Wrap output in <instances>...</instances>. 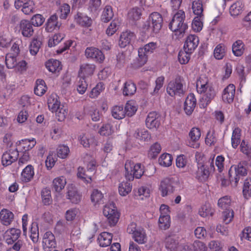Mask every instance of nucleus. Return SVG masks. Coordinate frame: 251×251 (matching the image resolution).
I'll list each match as a JSON object with an SVG mask.
<instances>
[{"mask_svg":"<svg viewBox=\"0 0 251 251\" xmlns=\"http://www.w3.org/2000/svg\"><path fill=\"white\" fill-rule=\"evenodd\" d=\"M197 89L198 93L203 94L201 102V107H206L214 98L216 92L213 87L208 83L206 78L200 77L197 82Z\"/></svg>","mask_w":251,"mask_h":251,"instance_id":"obj_1","label":"nucleus"},{"mask_svg":"<svg viewBox=\"0 0 251 251\" xmlns=\"http://www.w3.org/2000/svg\"><path fill=\"white\" fill-rule=\"evenodd\" d=\"M169 28L178 36H183L188 28V25L185 22V14L182 10H178L176 13L169 25Z\"/></svg>","mask_w":251,"mask_h":251,"instance_id":"obj_2","label":"nucleus"},{"mask_svg":"<svg viewBox=\"0 0 251 251\" xmlns=\"http://www.w3.org/2000/svg\"><path fill=\"white\" fill-rule=\"evenodd\" d=\"M163 21V18L160 13L153 12L144 23L142 28L145 32L158 33L162 28Z\"/></svg>","mask_w":251,"mask_h":251,"instance_id":"obj_3","label":"nucleus"},{"mask_svg":"<svg viewBox=\"0 0 251 251\" xmlns=\"http://www.w3.org/2000/svg\"><path fill=\"white\" fill-rule=\"evenodd\" d=\"M56 95H51L48 100L49 108L55 112L58 121H63L68 114L67 108L64 105H61L60 102L57 100Z\"/></svg>","mask_w":251,"mask_h":251,"instance_id":"obj_4","label":"nucleus"},{"mask_svg":"<svg viewBox=\"0 0 251 251\" xmlns=\"http://www.w3.org/2000/svg\"><path fill=\"white\" fill-rule=\"evenodd\" d=\"M247 165L246 161L240 162L237 165L232 166L229 170V179L231 183L234 182V187L237 186L241 177L247 175Z\"/></svg>","mask_w":251,"mask_h":251,"instance_id":"obj_5","label":"nucleus"},{"mask_svg":"<svg viewBox=\"0 0 251 251\" xmlns=\"http://www.w3.org/2000/svg\"><path fill=\"white\" fill-rule=\"evenodd\" d=\"M125 168L126 171L125 176L129 181L133 180L134 177L140 178L144 174L140 163L135 164L133 162L127 160L125 163Z\"/></svg>","mask_w":251,"mask_h":251,"instance_id":"obj_6","label":"nucleus"},{"mask_svg":"<svg viewBox=\"0 0 251 251\" xmlns=\"http://www.w3.org/2000/svg\"><path fill=\"white\" fill-rule=\"evenodd\" d=\"M103 214L111 226L117 224L120 218V213L113 202L107 204L104 206Z\"/></svg>","mask_w":251,"mask_h":251,"instance_id":"obj_7","label":"nucleus"},{"mask_svg":"<svg viewBox=\"0 0 251 251\" xmlns=\"http://www.w3.org/2000/svg\"><path fill=\"white\" fill-rule=\"evenodd\" d=\"M178 182L173 177H166L160 182L159 190L164 197L174 192Z\"/></svg>","mask_w":251,"mask_h":251,"instance_id":"obj_8","label":"nucleus"},{"mask_svg":"<svg viewBox=\"0 0 251 251\" xmlns=\"http://www.w3.org/2000/svg\"><path fill=\"white\" fill-rule=\"evenodd\" d=\"M182 80V77L180 76H177L175 80L171 81L168 83L167 87V92L170 96H180L184 94V91L183 89Z\"/></svg>","mask_w":251,"mask_h":251,"instance_id":"obj_9","label":"nucleus"},{"mask_svg":"<svg viewBox=\"0 0 251 251\" xmlns=\"http://www.w3.org/2000/svg\"><path fill=\"white\" fill-rule=\"evenodd\" d=\"M85 55L87 58H90L100 63L104 59V56L101 51L95 47L87 48L85 51Z\"/></svg>","mask_w":251,"mask_h":251,"instance_id":"obj_10","label":"nucleus"},{"mask_svg":"<svg viewBox=\"0 0 251 251\" xmlns=\"http://www.w3.org/2000/svg\"><path fill=\"white\" fill-rule=\"evenodd\" d=\"M19 156V151L17 149L9 150L4 152L1 157V163L3 166L11 165L16 161Z\"/></svg>","mask_w":251,"mask_h":251,"instance_id":"obj_11","label":"nucleus"},{"mask_svg":"<svg viewBox=\"0 0 251 251\" xmlns=\"http://www.w3.org/2000/svg\"><path fill=\"white\" fill-rule=\"evenodd\" d=\"M160 125V116L155 111L150 112L146 120V125L148 128L157 129Z\"/></svg>","mask_w":251,"mask_h":251,"instance_id":"obj_12","label":"nucleus"},{"mask_svg":"<svg viewBox=\"0 0 251 251\" xmlns=\"http://www.w3.org/2000/svg\"><path fill=\"white\" fill-rule=\"evenodd\" d=\"M42 244L45 251H49L50 249H54L56 246L55 236L51 231H47L43 238Z\"/></svg>","mask_w":251,"mask_h":251,"instance_id":"obj_13","label":"nucleus"},{"mask_svg":"<svg viewBox=\"0 0 251 251\" xmlns=\"http://www.w3.org/2000/svg\"><path fill=\"white\" fill-rule=\"evenodd\" d=\"M32 24L28 20H22L19 24L20 30L22 34L25 37H30L34 34Z\"/></svg>","mask_w":251,"mask_h":251,"instance_id":"obj_14","label":"nucleus"},{"mask_svg":"<svg viewBox=\"0 0 251 251\" xmlns=\"http://www.w3.org/2000/svg\"><path fill=\"white\" fill-rule=\"evenodd\" d=\"M199 43V37L195 35H189L186 38L184 45V49L189 52H193Z\"/></svg>","mask_w":251,"mask_h":251,"instance_id":"obj_15","label":"nucleus"},{"mask_svg":"<svg viewBox=\"0 0 251 251\" xmlns=\"http://www.w3.org/2000/svg\"><path fill=\"white\" fill-rule=\"evenodd\" d=\"M196 105V99L193 94H190L187 97L184 103V110L187 115L193 113Z\"/></svg>","mask_w":251,"mask_h":251,"instance_id":"obj_16","label":"nucleus"},{"mask_svg":"<svg viewBox=\"0 0 251 251\" xmlns=\"http://www.w3.org/2000/svg\"><path fill=\"white\" fill-rule=\"evenodd\" d=\"M235 87L232 84H229L224 90L222 94V99L225 102L231 103L234 98Z\"/></svg>","mask_w":251,"mask_h":251,"instance_id":"obj_17","label":"nucleus"},{"mask_svg":"<svg viewBox=\"0 0 251 251\" xmlns=\"http://www.w3.org/2000/svg\"><path fill=\"white\" fill-rule=\"evenodd\" d=\"M14 214L9 210L3 208L0 211V221L2 224L5 226H9L13 221Z\"/></svg>","mask_w":251,"mask_h":251,"instance_id":"obj_18","label":"nucleus"},{"mask_svg":"<svg viewBox=\"0 0 251 251\" xmlns=\"http://www.w3.org/2000/svg\"><path fill=\"white\" fill-rule=\"evenodd\" d=\"M34 168L31 165H27L22 171L21 179L24 182H28L31 181L34 176Z\"/></svg>","mask_w":251,"mask_h":251,"instance_id":"obj_19","label":"nucleus"},{"mask_svg":"<svg viewBox=\"0 0 251 251\" xmlns=\"http://www.w3.org/2000/svg\"><path fill=\"white\" fill-rule=\"evenodd\" d=\"M67 198L70 201L75 204H77L80 201L81 195L78 193L76 188L73 185L69 186L67 194Z\"/></svg>","mask_w":251,"mask_h":251,"instance_id":"obj_20","label":"nucleus"},{"mask_svg":"<svg viewBox=\"0 0 251 251\" xmlns=\"http://www.w3.org/2000/svg\"><path fill=\"white\" fill-rule=\"evenodd\" d=\"M134 34L130 31H126L123 32L120 37L119 42V46L122 48L126 47L130 43L132 40L134 38Z\"/></svg>","mask_w":251,"mask_h":251,"instance_id":"obj_21","label":"nucleus"},{"mask_svg":"<svg viewBox=\"0 0 251 251\" xmlns=\"http://www.w3.org/2000/svg\"><path fill=\"white\" fill-rule=\"evenodd\" d=\"M112 238L113 236L111 233L103 232L99 236L98 241L100 247H106L111 244Z\"/></svg>","mask_w":251,"mask_h":251,"instance_id":"obj_22","label":"nucleus"},{"mask_svg":"<svg viewBox=\"0 0 251 251\" xmlns=\"http://www.w3.org/2000/svg\"><path fill=\"white\" fill-rule=\"evenodd\" d=\"M48 70L52 73H58L62 70L61 62L57 60L50 59L46 63Z\"/></svg>","mask_w":251,"mask_h":251,"instance_id":"obj_23","label":"nucleus"},{"mask_svg":"<svg viewBox=\"0 0 251 251\" xmlns=\"http://www.w3.org/2000/svg\"><path fill=\"white\" fill-rule=\"evenodd\" d=\"M141 9L138 7L132 8L128 13L127 19L131 24H135L141 18Z\"/></svg>","mask_w":251,"mask_h":251,"instance_id":"obj_24","label":"nucleus"},{"mask_svg":"<svg viewBox=\"0 0 251 251\" xmlns=\"http://www.w3.org/2000/svg\"><path fill=\"white\" fill-rule=\"evenodd\" d=\"M95 66L93 64L84 63L80 67L79 75L80 77H84L92 75L95 70Z\"/></svg>","mask_w":251,"mask_h":251,"instance_id":"obj_25","label":"nucleus"},{"mask_svg":"<svg viewBox=\"0 0 251 251\" xmlns=\"http://www.w3.org/2000/svg\"><path fill=\"white\" fill-rule=\"evenodd\" d=\"M60 24L57 22V17L56 14L51 16L48 20L46 24V30L48 32H51L56 28H59Z\"/></svg>","mask_w":251,"mask_h":251,"instance_id":"obj_26","label":"nucleus"},{"mask_svg":"<svg viewBox=\"0 0 251 251\" xmlns=\"http://www.w3.org/2000/svg\"><path fill=\"white\" fill-rule=\"evenodd\" d=\"M132 238L139 244H144L147 242V237L145 230L142 228L139 229L132 235Z\"/></svg>","mask_w":251,"mask_h":251,"instance_id":"obj_27","label":"nucleus"},{"mask_svg":"<svg viewBox=\"0 0 251 251\" xmlns=\"http://www.w3.org/2000/svg\"><path fill=\"white\" fill-rule=\"evenodd\" d=\"M126 113L122 105H115L111 108V115L115 119L121 120L124 118Z\"/></svg>","mask_w":251,"mask_h":251,"instance_id":"obj_28","label":"nucleus"},{"mask_svg":"<svg viewBox=\"0 0 251 251\" xmlns=\"http://www.w3.org/2000/svg\"><path fill=\"white\" fill-rule=\"evenodd\" d=\"M36 142L34 138L31 139H25L20 141L19 146L21 147L24 152L32 149L36 145Z\"/></svg>","mask_w":251,"mask_h":251,"instance_id":"obj_29","label":"nucleus"},{"mask_svg":"<svg viewBox=\"0 0 251 251\" xmlns=\"http://www.w3.org/2000/svg\"><path fill=\"white\" fill-rule=\"evenodd\" d=\"M244 5L240 1H236L232 4L229 8V13L232 16L236 17L241 14L243 11Z\"/></svg>","mask_w":251,"mask_h":251,"instance_id":"obj_30","label":"nucleus"},{"mask_svg":"<svg viewBox=\"0 0 251 251\" xmlns=\"http://www.w3.org/2000/svg\"><path fill=\"white\" fill-rule=\"evenodd\" d=\"M114 16L112 8L110 5H106L104 8L101 15V20L104 23H108Z\"/></svg>","mask_w":251,"mask_h":251,"instance_id":"obj_31","label":"nucleus"},{"mask_svg":"<svg viewBox=\"0 0 251 251\" xmlns=\"http://www.w3.org/2000/svg\"><path fill=\"white\" fill-rule=\"evenodd\" d=\"M136 91V85L131 81L125 82L123 88V94L125 96H131L134 94Z\"/></svg>","mask_w":251,"mask_h":251,"instance_id":"obj_32","label":"nucleus"},{"mask_svg":"<svg viewBox=\"0 0 251 251\" xmlns=\"http://www.w3.org/2000/svg\"><path fill=\"white\" fill-rule=\"evenodd\" d=\"M47 89L44 80L38 79L36 80V86L34 88V93L35 95L42 96L45 94Z\"/></svg>","mask_w":251,"mask_h":251,"instance_id":"obj_33","label":"nucleus"},{"mask_svg":"<svg viewBox=\"0 0 251 251\" xmlns=\"http://www.w3.org/2000/svg\"><path fill=\"white\" fill-rule=\"evenodd\" d=\"M209 175V171L204 165L198 167L196 173V177L201 181H205Z\"/></svg>","mask_w":251,"mask_h":251,"instance_id":"obj_34","label":"nucleus"},{"mask_svg":"<svg viewBox=\"0 0 251 251\" xmlns=\"http://www.w3.org/2000/svg\"><path fill=\"white\" fill-rule=\"evenodd\" d=\"M66 184V179L63 176L54 178L52 181V188L56 191L60 192Z\"/></svg>","mask_w":251,"mask_h":251,"instance_id":"obj_35","label":"nucleus"},{"mask_svg":"<svg viewBox=\"0 0 251 251\" xmlns=\"http://www.w3.org/2000/svg\"><path fill=\"white\" fill-rule=\"evenodd\" d=\"M75 20L77 24L82 26H89L92 23V20L90 18L79 13H77Z\"/></svg>","mask_w":251,"mask_h":251,"instance_id":"obj_36","label":"nucleus"},{"mask_svg":"<svg viewBox=\"0 0 251 251\" xmlns=\"http://www.w3.org/2000/svg\"><path fill=\"white\" fill-rule=\"evenodd\" d=\"M159 228L166 230L170 226V217L168 215H160L158 220Z\"/></svg>","mask_w":251,"mask_h":251,"instance_id":"obj_37","label":"nucleus"},{"mask_svg":"<svg viewBox=\"0 0 251 251\" xmlns=\"http://www.w3.org/2000/svg\"><path fill=\"white\" fill-rule=\"evenodd\" d=\"M79 140L81 144L84 148H89L90 145L96 144V140L94 137L83 134L79 136Z\"/></svg>","mask_w":251,"mask_h":251,"instance_id":"obj_38","label":"nucleus"},{"mask_svg":"<svg viewBox=\"0 0 251 251\" xmlns=\"http://www.w3.org/2000/svg\"><path fill=\"white\" fill-rule=\"evenodd\" d=\"M89 174H90L89 172H87V170H85L83 167H78L77 176L86 183H90L92 181V177L93 176H88Z\"/></svg>","mask_w":251,"mask_h":251,"instance_id":"obj_39","label":"nucleus"},{"mask_svg":"<svg viewBox=\"0 0 251 251\" xmlns=\"http://www.w3.org/2000/svg\"><path fill=\"white\" fill-rule=\"evenodd\" d=\"M241 129L238 128H235L233 132L231 137V145L232 147L236 149L239 145L241 142Z\"/></svg>","mask_w":251,"mask_h":251,"instance_id":"obj_40","label":"nucleus"},{"mask_svg":"<svg viewBox=\"0 0 251 251\" xmlns=\"http://www.w3.org/2000/svg\"><path fill=\"white\" fill-rule=\"evenodd\" d=\"M148 60V55L143 53L142 50H138V57L134 63L135 68H140L144 65Z\"/></svg>","mask_w":251,"mask_h":251,"instance_id":"obj_41","label":"nucleus"},{"mask_svg":"<svg viewBox=\"0 0 251 251\" xmlns=\"http://www.w3.org/2000/svg\"><path fill=\"white\" fill-rule=\"evenodd\" d=\"M5 61L6 67L8 69H13L18 64L17 56L12 53H7L6 55Z\"/></svg>","mask_w":251,"mask_h":251,"instance_id":"obj_42","label":"nucleus"},{"mask_svg":"<svg viewBox=\"0 0 251 251\" xmlns=\"http://www.w3.org/2000/svg\"><path fill=\"white\" fill-rule=\"evenodd\" d=\"M231 204V200L230 197L228 196H225L221 198L218 201V207L223 210L230 209Z\"/></svg>","mask_w":251,"mask_h":251,"instance_id":"obj_43","label":"nucleus"},{"mask_svg":"<svg viewBox=\"0 0 251 251\" xmlns=\"http://www.w3.org/2000/svg\"><path fill=\"white\" fill-rule=\"evenodd\" d=\"M232 52L236 56H241L244 52V44L241 40H237L233 43L232 47Z\"/></svg>","mask_w":251,"mask_h":251,"instance_id":"obj_44","label":"nucleus"},{"mask_svg":"<svg viewBox=\"0 0 251 251\" xmlns=\"http://www.w3.org/2000/svg\"><path fill=\"white\" fill-rule=\"evenodd\" d=\"M126 116L128 117H132L134 115L137 110V107L135 104L134 101L130 100L127 102L124 108Z\"/></svg>","mask_w":251,"mask_h":251,"instance_id":"obj_45","label":"nucleus"},{"mask_svg":"<svg viewBox=\"0 0 251 251\" xmlns=\"http://www.w3.org/2000/svg\"><path fill=\"white\" fill-rule=\"evenodd\" d=\"M192 9L193 13L197 16L203 17V6L201 0L194 1L192 3Z\"/></svg>","mask_w":251,"mask_h":251,"instance_id":"obj_46","label":"nucleus"},{"mask_svg":"<svg viewBox=\"0 0 251 251\" xmlns=\"http://www.w3.org/2000/svg\"><path fill=\"white\" fill-rule=\"evenodd\" d=\"M134 136L138 139L144 141H148L151 138V134L147 130L145 129L136 130Z\"/></svg>","mask_w":251,"mask_h":251,"instance_id":"obj_47","label":"nucleus"},{"mask_svg":"<svg viewBox=\"0 0 251 251\" xmlns=\"http://www.w3.org/2000/svg\"><path fill=\"white\" fill-rule=\"evenodd\" d=\"M132 189V185L128 181L122 182L119 184V194L123 196H125L130 193Z\"/></svg>","mask_w":251,"mask_h":251,"instance_id":"obj_48","label":"nucleus"},{"mask_svg":"<svg viewBox=\"0 0 251 251\" xmlns=\"http://www.w3.org/2000/svg\"><path fill=\"white\" fill-rule=\"evenodd\" d=\"M173 157L170 154L164 153L158 159V162L161 166L169 167L172 165Z\"/></svg>","mask_w":251,"mask_h":251,"instance_id":"obj_49","label":"nucleus"},{"mask_svg":"<svg viewBox=\"0 0 251 251\" xmlns=\"http://www.w3.org/2000/svg\"><path fill=\"white\" fill-rule=\"evenodd\" d=\"M226 54V47L225 46L220 44L218 45L214 50V55L217 59H222Z\"/></svg>","mask_w":251,"mask_h":251,"instance_id":"obj_50","label":"nucleus"},{"mask_svg":"<svg viewBox=\"0 0 251 251\" xmlns=\"http://www.w3.org/2000/svg\"><path fill=\"white\" fill-rule=\"evenodd\" d=\"M243 194L246 199L251 197V179L247 178L245 180L243 186Z\"/></svg>","mask_w":251,"mask_h":251,"instance_id":"obj_51","label":"nucleus"},{"mask_svg":"<svg viewBox=\"0 0 251 251\" xmlns=\"http://www.w3.org/2000/svg\"><path fill=\"white\" fill-rule=\"evenodd\" d=\"M41 44L42 43L39 40L34 38L30 45L29 51L30 53L33 55H36L39 51Z\"/></svg>","mask_w":251,"mask_h":251,"instance_id":"obj_52","label":"nucleus"},{"mask_svg":"<svg viewBox=\"0 0 251 251\" xmlns=\"http://www.w3.org/2000/svg\"><path fill=\"white\" fill-rule=\"evenodd\" d=\"M165 243L166 248L170 251H175L177 248L178 244V241L171 236H168L166 238Z\"/></svg>","mask_w":251,"mask_h":251,"instance_id":"obj_53","label":"nucleus"},{"mask_svg":"<svg viewBox=\"0 0 251 251\" xmlns=\"http://www.w3.org/2000/svg\"><path fill=\"white\" fill-rule=\"evenodd\" d=\"M119 25L120 22L118 19L113 20L106 30L107 35L109 36L113 35L118 29Z\"/></svg>","mask_w":251,"mask_h":251,"instance_id":"obj_54","label":"nucleus"},{"mask_svg":"<svg viewBox=\"0 0 251 251\" xmlns=\"http://www.w3.org/2000/svg\"><path fill=\"white\" fill-rule=\"evenodd\" d=\"M65 37V35L63 33H57L49 40L48 46L50 47H53L59 43Z\"/></svg>","mask_w":251,"mask_h":251,"instance_id":"obj_55","label":"nucleus"},{"mask_svg":"<svg viewBox=\"0 0 251 251\" xmlns=\"http://www.w3.org/2000/svg\"><path fill=\"white\" fill-rule=\"evenodd\" d=\"M192 53V52H189V51H187V50H185L184 49L183 51H179L178 55V59L179 62L181 64L187 63L190 60Z\"/></svg>","mask_w":251,"mask_h":251,"instance_id":"obj_56","label":"nucleus"},{"mask_svg":"<svg viewBox=\"0 0 251 251\" xmlns=\"http://www.w3.org/2000/svg\"><path fill=\"white\" fill-rule=\"evenodd\" d=\"M203 17L196 16L193 20L192 24V27L194 31L197 32L200 31L202 28L203 24L202 20Z\"/></svg>","mask_w":251,"mask_h":251,"instance_id":"obj_57","label":"nucleus"},{"mask_svg":"<svg viewBox=\"0 0 251 251\" xmlns=\"http://www.w3.org/2000/svg\"><path fill=\"white\" fill-rule=\"evenodd\" d=\"M217 141V139L215 136V133L214 130H209L206 135V137L205 139V142L206 145L210 146H214Z\"/></svg>","mask_w":251,"mask_h":251,"instance_id":"obj_58","label":"nucleus"},{"mask_svg":"<svg viewBox=\"0 0 251 251\" xmlns=\"http://www.w3.org/2000/svg\"><path fill=\"white\" fill-rule=\"evenodd\" d=\"M199 214L202 217H206L209 215L212 216L213 211L209 203H205L202 205L199 210Z\"/></svg>","mask_w":251,"mask_h":251,"instance_id":"obj_59","label":"nucleus"},{"mask_svg":"<svg viewBox=\"0 0 251 251\" xmlns=\"http://www.w3.org/2000/svg\"><path fill=\"white\" fill-rule=\"evenodd\" d=\"M42 201L45 205H49L51 201L50 191L47 188H44L41 191Z\"/></svg>","mask_w":251,"mask_h":251,"instance_id":"obj_60","label":"nucleus"},{"mask_svg":"<svg viewBox=\"0 0 251 251\" xmlns=\"http://www.w3.org/2000/svg\"><path fill=\"white\" fill-rule=\"evenodd\" d=\"M69 151V149L67 146L60 145L57 149V155L59 158L64 159L67 157Z\"/></svg>","mask_w":251,"mask_h":251,"instance_id":"obj_61","label":"nucleus"},{"mask_svg":"<svg viewBox=\"0 0 251 251\" xmlns=\"http://www.w3.org/2000/svg\"><path fill=\"white\" fill-rule=\"evenodd\" d=\"M34 3L32 0H27L22 8V11L26 15L34 12Z\"/></svg>","mask_w":251,"mask_h":251,"instance_id":"obj_62","label":"nucleus"},{"mask_svg":"<svg viewBox=\"0 0 251 251\" xmlns=\"http://www.w3.org/2000/svg\"><path fill=\"white\" fill-rule=\"evenodd\" d=\"M234 217V212L231 209L225 210L223 212V218L224 222L228 224L231 222Z\"/></svg>","mask_w":251,"mask_h":251,"instance_id":"obj_63","label":"nucleus"},{"mask_svg":"<svg viewBox=\"0 0 251 251\" xmlns=\"http://www.w3.org/2000/svg\"><path fill=\"white\" fill-rule=\"evenodd\" d=\"M88 84L85 80V77H80L79 80L77 82V90L79 93L83 94L86 91L87 88Z\"/></svg>","mask_w":251,"mask_h":251,"instance_id":"obj_64","label":"nucleus"}]
</instances>
